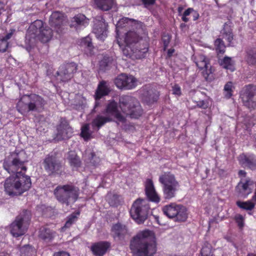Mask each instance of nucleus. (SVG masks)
Segmentation results:
<instances>
[{"mask_svg":"<svg viewBox=\"0 0 256 256\" xmlns=\"http://www.w3.org/2000/svg\"><path fill=\"white\" fill-rule=\"evenodd\" d=\"M19 152H12L4 161L3 167L8 173H16L17 184L20 195L27 191L31 187L32 182L29 176L24 174L26 167L24 166L25 160L22 156L23 151Z\"/></svg>","mask_w":256,"mask_h":256,"instance_id":"f257e3e1","label":"nucleus"},{"mask_svg":"<svg viewBox=\"0 0 256 256\" xmlns=\"http://www.w3.org/2000/svg\"><path fill=\"white\" fill-rule=\"evenodd\" d=\"M145 192L148 200L137 199L133 204L130 210L132 218L138 224H141L147 218L150 210L148 202L158 203L160 198L156 193L152 180H146Z\"/></svg>","mask_w":256,"mask_h":256,"instance_id":"f03ea898","label":"nucleus"},{"mask_svg":"<svg viewBox=\"0 0 256 256\" xmlns=\"http://www.w3.org/2000/svg\"><path fill=\"white\" fill-rule=\"evenodd\" d=\"M130 248L133 256H154L156 251L154 233L149 230L139 232L130 240Z\"/></svg>","mask_w":256,"mask_h":256,"instance_id":"7ed1b4c3","label":"nucleus"},{"mask_svg":"<svg viewBox=\"0 0 256 256\" xmlns=\"http://www.w3.org/2000/svg\"><path fill=\"white\" fill-rule=\"evenodd\" d=\"M52 36V29L47 26H44L42 20H37L29 26L26 36V40L32 46L38 40L44 43L48 42Z\"/></svg>","mask_w":256,"mask_h":256,"instance_id":"20e7f679","label":"nucleus"},{"mask_svg":"<svg viewBox=\"0 0 256 256\" xmlns=\"http://www.w3.org/2000/svg\"><path fill=\"white\" fill-rule=\"evenodd\" d=\"M46 104V100L40 96L31 94L24 95L16 104V110L24 116H26L30 112H41Z\"/></svg>","mask_w":256,"mask_h":256,"instance_id":"39448f33","label":"nucleus"},{"mask_svg":"<svg viewBox=\"0 0 256 256\" xmlns=\"http://www.w3.org/2000/svg\"><path fill=\"white\" fill-rule=\"evenodd\" d=\"M56 200L61 204L69 206L74 204L78 199L80 189L72 184L60 185L54 192Z\"/></svg>","mask_w":256,"mask_h":256,"instance_id":"423d86ee","label":"nucleus"},{"mask_svg":"<svg viewBox=\"0 0 256 256\" xmlns=\"http://www.w3.org/2000/svg\"><path fill=\"white\" fill-rule=\"evenodd\" d=\"M106 115L98 114L92 121L93 127H96L99 130L106 123L112 122L114 118L120 122L125 120L124 117L122 115L118 109V104L114 100L110 101L106 106Z\"/></svg>","mask_w":256,"mask_h":256,"instance_id":"0eeeda50","label":"nucleus"},{"mask_svg":"<svg viewBox=\"0 0 256 256\" xmlns=\"http://www.w3.org/2000/svg\"><path fill=\"white\" fill-rule=\"evenodd\" d=\"M120 106L126 116L138 118L142 113V108L138 100L130 96H122L119 100Z\"/></svg>","mask_w":256,"mask_h":256,"instance_id":"6e6552de","label":"nucleus"},{"mask_svg":"<svg viewBox=\"0 0 256 256\" xmlns=\"http://www.w3.org/2000/svg\"><path fill=\"white\" fill-rule=\"evenodd\" d=\"M159 182L162 185L164 196L165 199L170 200L175 197L180 185L174 174L170 172H165L160 176Z\"/></svg>","mask_w":256,"mask_h":256,"instance_id":"1a4fd4ad","label":"nucleus"},{"mask_svg":"<svg viewBox=\"0 0 256 256\" xmlns=\"http://www.w3.org/2000/svg\"><path fill=\"white\" fill-rule=\"evenodd\" d=\"M30 218V212L26 210H23L10 226V232L12 236L18 237L24 234Z\"/></svg>","mask_w":256,"mask_h":256,"instance_id":"9d476101","label":"nucleus"},{"mask_svg":"<svg viewBox=\"0 0 256 256\" xmlns=\"http://www.w3.org/2000/svg\"><path fill=\"white\" fill-rule=\"evenodd\" d=\"M164 215L175 222H182L188 218L187 210L185 206L176 203H170L164 206L162 208Z\"/></svg>","mask_w":256,"mask_h":256,"instance_id":"9b49d317","label":"nucleus"},{"mask_svg":"<svg viewBox=\"0 0 256 256\" xmlns=\"http://www.w3.org/2000/svg\"><path fill=\"white\" fill-rule=\"evenodd\" d=\"M255 188L254 194L252 200L256 203V182L249 178H242L236 187V192L240 198H246Z\"/></svg>","mask_w":256,"mask_h":256,"instance_id":"f8f14e48","label":"nucleus"},{"mask_svg":"<svg viewBox=\"0 0 256 256\" xmlns=\"http://www.w3.org/2000/svg\"><path fill=\"white\" fill-rule=\"evenodd\" d=\"M42 164L45 170L49 175L58 174L62 172V162L55 153L48 154Z\"/></svg>","mask_w":256,"mask_h":256,"instance_id":"ddd939ff","label":"nucleus"},{"mask_svg":"<svg viewBox=\"0 0 256 256\" xmlns=\"http://www.w3.org/2000/svg\"><path fill=\"white\" fill-rule=\"evenodd\" d=\"M244 105L252 110L256 108V86L248 85L244 87L240 94Z\"/></svg>","mask_w":256,"mask_h":256,"instance_id":"4468645a","label":"nucleus"},{"mask_svg":"<svg viewBox=\"0 0 256 256\" xmlns=\"http://www.w3.org/2000/svg\"><path fill=\"white\" fill-rule=\"evenodd\" d=\"M142 42V48H140L126 44L124 48H122L123 54L126 58L132 59H140L144 58L148 51V42Z\"/></svg>","mask_w":256,"mask_h":256,"instance_id":"2eb2a0df","label":"nucleus"},{"mask_svg":"<svg viewBox=\"0 0 256 256\" xmlns=\"http://www.w3.org/2000/svg\"><path fill=\"white\" fill-rule=\"evenodd\" d=\"M56 131L54 139L58 141L70 138L72 136L74 132L66 118H60L59 123L56 126Z\"/></svg>","mask_w":256,"mask_h":256,"instance_id":"dca6fc26","label":"nucleus"},{"mask_svg":"<svg viewBox=\"0 0 256 256\" xmlns=\"http://www.w3.org/2000/svg\"><path fill=\"white\" fill-rule=\"evenodd\" d=\"M194 61L200 70L204 69L202 72L204 79L206 81H211L213 79L212 75V70L210 64L209 59L204 55L199 54L195 57Z\"/></svg>","mask_w":256,"mask_h":256,"instance_id":"f3484780","label":"nucleus"},{"mask_svg":"<svg viewBox=\"0 0 256 256\" xmlns=\"http://www.w3.org/2000/svg\"><path fill=\"white\" fill-rule=\"evenodd\" d=\"M76 70L77 65L76 63H68L60 66L56 74L58 77V80L62 82H66L73 77L74 74Z\"/></svg>","mask_w":256,"mask_h":256,"instance_id":"a211bd4d","label":"nucleus"},{"mask_svg":"<svg viewBox=\"0 0 256 256\" xmlns=\"http://www.w3.org/2000/svg\"><path fill=\"white\" fill-rule=\"evenodd\" d=\"M49 23L57 33L60 34L64 32L66 20L63 14L59 12H54L50 18Z\"/></svg>","mask_w":256,"mask_h":256,"instance_id":"6ab92c4d","label":"nucleus"},{"mask_svg":"<svg viewBox=\"0 0 256 256\" xmlns=\"http://www.w3.org/2000/svg\"><path fill=\"white\" fill-rule=\"evenodd\" d=\"M114 84L120 89L130 90L136 86V80L132 76L122 74L114 79Z\"/></svg>","mask_w":256,"mask_h":256,"instance_id":"aec40b11","label":"nucleus"},{"mask_svg":"<svg viewBox=\"0 0 256 256\" xmlns=\"http://www.w3.org/2000/svg\"><path fill=\"white\" fill-rule=\"evenodd\" d=\"M159 92L151 86L143 87L142 93V101L148 105L156 102L159 98Z\"/></svg>","mask_w":256,"mask_h":256,"instance_id":"412c9836","label":"nucleus"},{"mask_svg":"<svg viewBox=\"0 0 256 256\" xmlns=\"http://www.w3.org/2000/svg\"><path fill=\"white\" fill-rule=\"evenodd\" d=\"M107 27L108 24L105 22L103 17L101 16H96L95 18L93 30L98 38L102 39L106 37Z\"/></svg>","mask_w":256,"mask_h":256,"instance_id":"4be33fe9","label":"nucleus"},{"mask_svg":"<svg viewBox=\"0 0 256 256\" xmlns=\"http://www.w3.org/2000/svg\"><path fill=\"white\" fill-rule=\"evenodd\" d=\"M238 160L242 166L252 170H256V156L254 154L242 153L238 156Z\"/></svg>","mask_w":256,"mask_h":256,"instance_id":"5701e85b","label":"nucleus"},{"mask_svg":"<svg viewBox=\"0 0 256 256\" xmlns=\"http://www.w3.org/2000/svg\"><path fill=\"white\" fill-rule=\"evenodd\" d=\"M110 91V86L108 82L102 80L99 82L94 94L95 108L99 105L98 100L103 96H108Z\"/></svg>","mask_w":256,"mask_h":256,"instance_id":"b1692460","label":"nucleus"},{"mask_svg":"<svg viewBox=\"0 0 256 256\" xmlns=\"http://www.w3.org/2000/svg\"><path fill=\"white\" fill-rule=\"evenodd\" d=\"M142 42H147L146 40H143L138 34L134 30H130L126 34L124 42L126 44L138 48H142Z\"/></svg>","mask_w":256,"mask_h":256,"instance_id":"393cba45","label":"nucleus"},{"mask_svg":"<svg viewBox=\"0 0 256 256\" xmlns=\"http://www.w3.org/2000/svg\"><path fill=\"white\" fill-rule=\"evenodd\" d=\"M14 174L6 180L4 185V190L10 196H18L20 194L17 193L18 186L16 182V173Z\"/></svg>","mask_w":256,"mask_h":256,"instance_id":"a878e982","label":"nucleus"},{"mask_svg":"<svg viewBox=\"0 0 256 256\" xmlns=\"http://www.w3.org/2000/svg\"><path fill=\"white\" fill-rule=\"evenodd\" d=\"M88 21L89 20L84 14H79L72 18L70 26L78 30L82 26L85 27L88 25Z\"/></svg>","mask_w":256,"mask_h":256,"instance_id":"bb28decb","label":"nucleus"},{"mask_svg":"<svg viewBox=\"0 0 256 256\" xmlns=\"http://www.w3.org/2000/svg\"><path fill=\"white\" fill-rule=\"evenodd\" d=\"M110 244L108 242H100L93 244L91 247L92 253L96 256H102L110 247Z\"/></svg>","mask_w":256,"mask_h":256,"instance_id":"cd10ccee","label":"nucleus"},{"mask_svg":"<svg viewBox=\"0 0 256 256\" xmlns=\"http://www.w3.org/2000/svg\"><path fill=\"white\" fill-rule=\"evenodd\" d=\"M56 236V232L47 227H42L38 232V238L44 242H50Z\"/></svg>","mask_w":256,"mask_h":256,"instance_id":"c85d7f7f","label":"nucleus"},{"mask_svg":"<svg viewBox=\"0 0 256 256\" xmlns=\"http://www.w3.org/2000/svg\"><path fill=\"white\" fill-rule=\"evenodd\" d=\"M113 236L118 240H122L128 233V230L125 225L120 223L114 224L112 228Z\"/></svg>","mask_w":256,"mask_h":256,"instance_id":"c756f323","label":"nucleus"},{"mask_svg":"<svg viewBox=\"0 0 256 256\" xmlns=\"http://www.w3.org/2000/svg\"><path fill=\"white\" fill-rule=\"evenodd\" d=\"M130 25L134 26L136 28L138 26H140V24L138 23V21L132 18H123L118 22L116 25V31L118 32L120 28L128 26Z\"/></svg>","mask_w":256,"mask_h":256,"instance_id":"7c9ffc66","label":"nucleus"},{"mask_svg":"<svg viewBox=\"0 0 256 256\" xmlns=\"http://www.w3.org/2000/svg\"><path fill=\"white\" fill-rule=\"evenodd\" d=\"M232 22L228 21L224 23L222 30H221V33L223 36V38L228 40V45L233 46L232 40H233V34L232 33V30L230 28Z\"/></svg>","mask_w":256,"mask_h":256,"instance_id":"2f4dec72","label":"nucleus"},{"mask_svg":"<svg viewBox=\"0 0 256 256\" xmlns=\"http://www.w3.org/2000/svg\"><path fill=\"white\" fill-rule=\"evenodd\" d=\"M245 60L249 66H256V46L248 48L246 51Z\"/></svg>","mask_w":256,"mask_h":256,"instance_id":"473e14b6","label":"nucleus"},{"mask_svg":"<svg viewBox=\"0 0 256 256\" xmlns=\"http://www.w3.org/2000/svg\"><path fill=\"white\" fill-rule=\"evenodd\" d=\"M114 64L115 62L112 57L104 56L100 62V69L101 70L106 71Z\"/></svg>","mask_w":256,"mask_h":256,"instance_id":"72a5a7b5","label":"nucleus"},{"mask_svg":"<svg viewBox=\"0 0 256 256\" xmlns=\"http://www.w3.org/2000/svg\"><path fill=\"white\" fill-rule=\"evenodd\" d=\"M68 160L72 168H78L81 166L80 158L74 152L70 151L68 152Z\"/></svg>","mask_w":256,"mask_h":256,"instance_id":"f704fd0d","label":"nucleus"},{"mask_svg":"<svg viewBox=\"0 0 256 256\" xmlns=\"http://www.w3.org/2000/svg\"><path fill=\"white\" fill-rule=\"evenodd\" d=\"M98 8L102 10L107 11L110 10L114 4V0H94Z\"/></svg>","mask_w":256,"mask_h":256,"instance_id":"c9c22d12","label":"nucleus"},{"mask_svg":"<svg viewBox=\"0 0 256 256\" xmlns=\"http://www.w3.org/2000/svg\"><path fill=\"white\" fill-rule=\"evenodd\" d=\"M219 63L224 68L228 70L231 72H234L235 70L234 62L231 58L224 56L222 60L219 61Z\"/></svg>","mask_w":256,"mask_h":256,"instance_id":"e433bc0d","label":"nucleus"},{"mask_svg":"<svg viewBox=\"0 0 256 256\" xmlns=\"http://www.w3.org/2000/svg\"><path fill=\"white\" fill-rule=\"evenodd\" d=\"M79 213L78 212L77 214L73 213L68 216L66 218V220L64 225L61 228L62 231H66L67 229L70 228L73 224L76 223L78 219L77 215Z\"/></svg>","mask_w":256,"mask_h":256,"instance_id":"4c0bfd02","label":"nucleus"},{"mask_svg":"<svg viewBox=\"0 0 256 256\" xmlns=\"http://www.w3.org/2000/svg\"><path fill=\"white\" fill-rule=\"evenodd\" d=\"M236 204L242 209L246 210H251L254 208L256 203L254 202H252L251 200H248L246 202L238 200L236 202Z\"/></svg>","mask_w":256,"mask_h":256,"instance_id":"58836bf2","label":"nucleus"},{"mask_svg":"<svg viewBox=\"0 0 256 256\" xmlns=\"http://www.w3.org/2000/svg\"><path fill=\"white\" fill-rule=\"evenodd\" d=\"M92 132L90 130L89 124H86L82 127L80 136L84 140L87 141L92 138Z\"/></svg>","mask_w":256,"mask_h":256,"instance_id":"ea45409f","label":"nucleus"},{"mask_svg":"<svg viewBox=\"0 0 256 256\" xmlns=\"http://www.w3.org/2000/svg\"><path fill=\"white\" fill-rule=\"evenodd\" d=\"M20 252L23 256H32L35 252L34 249L30 245H25L20 249Z\"/></svg>","mask_w":256,"mask_h":256,"instance_id":"a19ab883","label":"nucleus"},{"mask_svg":"<svg viewBox=\"0 0 256 256\" xmlns=\"http://www.w3.org/2000/svg\"><path fill=\"white\" fill-rule=\"evenodd\" d=\"M216 50L218 54H224L225 52V46L223 40L220 38H217L214 42Z\"/></svg>","mask_w":256,"mask_h":256,"instance_id":"79ce46f5","label":"nucleus"},{"mask_svg":"<svg viewBox=\"0 0 256 256\" xmlns=\"http://www.w3.org/2000/svg\"><path fill=\"white\" fill-rule=\"evenodd\" d=\"M212 248L210 244L208 242L205 243L200 251L202 256H212Z\"/></svg>","mask_w":256,"mask_h":256,"instance_id":"37998d69","label":"nucleus"},{"mask_svg":"<svg viewBox=\"0 0 256 256\" xmlns=\"http://www.w3.org/2000/svg\"><path fill=\"white\" fill-rule=\"evenodd\" d=\"M88 157L90 162L94 166H96L100 162V158L97 157L94 152H90L88 154Z\"/></svg>","mask_w":256,"mask_h":256,"instance_id":"c03bdc74","label":"nucleus"},{"mask_svg":"<svg viewBox=\"0 0 256 256\" xmlns=\"http://www.w3.org/2000/svg\"><path fill=\"white\" fill-rule=\"evenodd\" d=\"M232 83L231 82H228L226 84L224 87V90L226 92L225 94L226 97L227 98H229L232 96Z\"/></svg>","mask_w":256,"mask_h":256,"instance_id":"a18cd8bd","label":"nucleus"},{"mask_svg":"<svg viewBox=\"0 0 256 256\" xmlns=\"http://www.w3.org/2000/svg\"><path fill=\"white\" fill-rule=\"evenodd\" d=\"M234 220L240 228H242L244 226V218L240 214H237L234 216Z\"/></svg>","mask_w":256,"mask_h":256,"instance_id":"49530a36","label":"nucleus"},{"mask_svg":"<svg viewBox=\"0 0 256 256\" xmlns=\"http://www.w3.org/2000/svg\"><path fill=\"white\" fill-rule=\"evenodd\" d=\"M81 44L82 46L88 48L90 50L92 47V40L89 36L83 38L82 40Z\"/></svg>","mask_w":256,"mask_h":256,"instance_id":"de8ad7c7","label":"nucleus"},{"mask_svg":"<svg viewBox=\"0 0 256 256\" xmlns=\"http://www.w3.org/2000/svg\"><path fill=\"white\" fill-rule=\"evenodd\" d=\"M8 46V42L2 38H0V52H5Z\"/></svg>","mask_w":256,"mask_h":256,"instance_id":"09e8293b","label":"nucleus"},{"mask_svg":"<svg viewBox=\"0 0 256 256\" xmlns=\"http://www.w3.org/2000/svg\"><path fill=\"white\" fill-rule=\"evenodd\" d=\"M170 36L168 34H164L162 36V42L164 44V50H165L168 46L170 40Z\"/></svg>","mask_w":256,"mask_h":256,"instance_id":"8fccbe9b","label":"nucleus"},{"mask_svg":"<svg viewBox=\"0 0 256 256\" xmlns=\"http://www.w3.org/2000/svg\"><path fill=\"white\" fill-rule=\"evenodd\" d=\"M192 9H193V8H188V9H186L184 11V12L182 16V20L184 22H186L189 21V18H188L186 16H190V14H192Z\"/></svg>","mask_w":256,"mask_h":256,"instance_id":"3c124183","label":"nucleus"},{"mask_svg":"<svg viewBox=\"0 0 256 256\" xmlns=\"http://www.w3.org/2000/svg\"><path fill=\"white\" fill-rule=\"evenodd\" d=\"M194 102L196 104V106L204 108L206 109L208 107V103L204 101V100H199V101H196L194 100Z\"/></svg>","mask_w":256,"mask_h":256,"instance_id":"603ef678","label":"nucleus"},{"mask_svg":"<svg viewBox=\"0 0 256 256\" xmlns=\"http://www.w3.org/2000/svg\"><path fill=\"white\" fill-rule=\"evenodd\" d=\"M118 196L116 194H114L112 198L109 200L108 202L112 206H116L118 204Z\"/></svg>","mask_w":256,"mask_h":256,"instance_id":"864d4df0","label":"nucleus"},{"mask_svg":"<svg viewBox=\"0 0 256 256\" xmlns=\"http://www.w3.org/2000/svg\"><path fill=\"white\" fill-rule=\"evenodd\" d=\"M172 94L178 96L181 95V89L180 86L178 84H174V86L172 87Z\"/></svg>","mask_w":256,"mask_h":256,"instance_id":"5fc2aeb1","label":"nucleus"},{"mask_svg":"<svg viewBox=\"0 0 256 256\" xmlns=\"http://www.w3.org/2000/svg\"><path fill=\"white\" fill-rule=\"evenodd\" d=\"M16 32V30L14 28L10 29L9 32H8L4 36L2 37V38L8 42V40L12 38Z\"/></svg>","mask_w":256,"mask_h":256,"instance_id":"6e6d98bb","label":"nucleus"},{"mask_svg":"<svg viewBox=\"0 0 256 256\" xmlns=\"http://www.w3.org/2000/svg\"><path fill=\"white\" fill-rule=\"evenodd\" d=\"M144 7L147 8L148 6L154 5L156 4V0H141Z\"/></svg>","mask_w":256,"mask_h":256,"instance_id":"4d7b16f0","label":"nucleus"},{"mask_svg":"<svg viewBox=\"0 0 256 256\" xmlns=\"http://www.w3.org/2000/svg\"><path fill=\"white\" fill-rule=\"evenodd\" d=\"M53 256H70V254L66 252L60 251L54 253Z\"/></svg>","mask_w":256,"mask_h":256,"instance_id":"13d9d810","label":"nucleus"},{"mask_svg":"<svg viewBox=\"0 0 256 256\" xmlns=\"http://www.w3.org/2000/svg\"><path fill=\"white\" fill-rule=\"evenodd\" d=\"M192 16L193 20L195 21L197 20L199 18V14L197 11L195 10L194 8L192 9Z\"/></svg>","mask_w":256,"mask_h":256,"instance_id":"bf43d9fd","label":"nucleus"},{"mask_svg":"<svg viewBox=\"0 0 256 256\" xmlns=\"http://www.w3.org/2000/svg\"><path fill=\"white\" fill-rule=\"evenodd\" d=\"M238 175L240 177L245 178L246 175V172L244 170H240L238 172Z\"/></svg>","mask_w":256,"mask_h":256,"instance_id":"052dcab7","label":"nucleus"},{"mask_svg":"<svg viewBox=\"0 0 256 256\" xmlns=\"http://www.w3.org/2000/svg\"><path fill=\"white\" fill-rule=\"evenodd\" d=\"M4 11V4L2 2H0V16L3 12Z\"/></svg>","mask_w":256,"mask_h":256,"instance_id":"680f3d73","label":"nucleus"},{"mask_svg":"<svg viewBox=\"0 0 256 256\" xmlns=\"http://www.w3.org/2000/svg\"><path fill=\"white\" fill-rule=\"evenodd\" d=\"M174 52V49H169L168 51V56L170 57Z\"/></svg>","mask_w":256,"mask_h":256,"instance_id":"e2e57ef3","label":"nucleus"},{"mask_svg":"<svg viewBox=\"0 0 256 256\" xmlns=\"http://www.w3.org/2000/svg\"><path fill=\"white\" fill-rule=\"evenodd\" d=\"M183 10V7L182 6H178V11L179 14L181 13L182 12Z\"/></svg>","mask_w":256,"mask_h":256,"instance_id":"0e129e2a","label":"nucleus"},{"mask_svg":"<svg viewBox=\"0 0 256 256\" xmlns=\"http://www.w3.org/2000/svg\"><path fill=\"white\" fill-rule=\"evenodd\" d=\"M246 256H256L254 254L250 253L248 254Z\"/></svg>","mask_w":256,"mask_h":256,"instance_id":"69168bd1","label":"nucleus"},{"mask_svg":"<svg viewBox=\"0 0 256 256\" xmlns=\"http://www.w3.org/2000/svg\"><path fill=\"white\" fill-rule=\"evenodd\" d=\"M117 42H118V44L119 46H120V47H122V46H121L120 44V42H118V40H117Z\"/></svg>","mask_w":256,"mask_h":256,"instance_id":"338daca9","label":"nucleus"},{"mask_svg":"<svg viewBox=\"0 0 256 256\" xmlns=\"http://www.w3.org/2000/svg\"><path fill=\"white\" fill-rule=\"evenodd\" d=\"M0 256H4V254H1Z\"/></svg>","mask_w":256,"mask_h":256,"instance_id":"774afa93","label":"nucleus"}]
</instances>
